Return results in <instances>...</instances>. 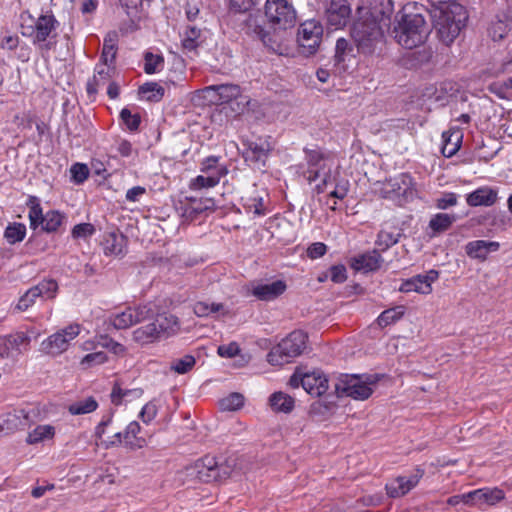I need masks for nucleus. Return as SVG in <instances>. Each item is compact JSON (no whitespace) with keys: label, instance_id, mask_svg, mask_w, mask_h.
I'll use <instances>...</instances> for the list:
<instances>
[{"label":"nucleus","instance_id":"f257e3e1","mask_svg":"<svg viewBox=\"0 0 512 512\" xmlns=\"http://www.w3.org/2000/svg\"><path fill=\"white\" fill-rule=\"evenodd\" d=\"M391 13L389 1L383 9L358 8V16L353 23L351 35L361 53L372 54L382 45L384 30L390 25Z\"/></svg>","mask_w":512,"mask_h":512},{"label":"nucleus","instance_id":"f03ea898","mask_svg":"<svg viewBox=\"0 0 512 512\" xmlns=\"http://www.w3.org/2000/svg\"><path fill=\"white\" fill-rule=\"evenodd\" d=\"M306 158L309 182L322 179V184L317 185L318 192H328L331 197L344 199L349 191V182L346 179L338 178L336 158L316 149L307 151Z\"/></svg>","mask_w":512,"mask_h":512},{"label":"nucleus","instance_id":"7ed1b4c3","mask_svg":"<svg viewBox=\"0 0 512 512\" xmlns=\"http://www.w3.org/2000/svg\"><path fill=\"white\" fill-rule=\"evenodd\" d=\"M435 28L445 44L452 43L459 35L467 20L463 6L455 2L444 1L431 11Z\"/></svg>","mask_w":512,"mask_h":512},{"label":"nucleus","instance_id":"20e7f679","mask_svg":"<svg viewBox=\"0 0 512 512\" xmlns=\"http://www.w3.org/2000/svg\"><path fill=\"white\" fill-rule=\"evenodd\" d=\"M392 34L400 46L413 49L426 41L429 27L421 14H402L397 15Z\"/></svg>","mask_w":512,"mask_h":512},{"label":"nucleus","instance_id":"39448f33","mask_svg":"<svg viewBox=\"0 0 512 512\" xmlns=\"http://www.w3.org/2000/svg\"><path fill=\"white\" fill-rule=\"evenodd\" d=\"M57 21L53 15H42L37 19L22 16V35L32 40L41 50H50L54 44Z\"/></svg>","mask_w":512,"mask_h":512},{"label":"nucleus","instance_id":"423d86ee","mask_svg":"<svg viewBox=\"0 0 512 512\" xmlns=\"http://www.w3.org/2000/svg\"><path fill=\"white\" fill-rule=\"evenodd\" d=\"M375 191L383 198L392 200L399 205L411 202L418 196L413 178L406 173L398 174L383 182H377Z\"/></svg>","mask_w":512,"mask_h":512},{"label":"nucleus","instance_id":"0eeeda50","mask_svg":"<svg viewBox=\"0 0 512 512\" xmlns=\"http://www.w3.org/2000/svg\"><path fill=\"white\" fill-rule=\"evenodd\" d=\"M306 342L307 336L303 331H293L270 350L267 361L273 366L289 363L303 353Z\"/></svg>","mask_w":512,"mask_h":512},{"label":"nucleus","instance_id":"6e6552de","mask_svg":"<svg viewBox=\"0 0 512 512\" xmlns=\"http://www.w3.org/2000/svg\"><path fill=\"white\" fill-rule=\"evenodd\" d=\"M379 377L377 375H344L335 385L339 396L351 397L354 400H366L374 392Z\"/></svg>","mask_w":512,"mask_h":512},{"label":"nucleus","instance_id":"1a4fd4ad","mask_svg":"<svg viewBox=\"0 0 512 512\" xmlns=\"http://www.w3.org/2000/svg\"><path fill=\"white\" fill-rule=\"evenodd\" d=\"M264 15L275 31H286L296 23V10L290 0H266Z\"/></svg>","mask_w":512,"mask_h":512},{"label":"nucleus","instance_id":"9d476101","mask_svg":"<svg viewBox=\"0 0 512 512\" xmlns=\"http://www.w3.org/2000/svg\"><path fill=\"white\" fill-rule=\"evenodd\" d=\"M27 204L30 228L33 230L40 228L47 233L56 232L66 218L58 210H49L44 214L39 199L35 196L29 197Z\"/></svg>","mask_w":512,"mask_h":512},{"label":"nucleus","instance_id":"9b49d317","mask_svg":"<svg viewBox=\"0 0 512 512\" xmlns=\"http://www.w3.org/2000/svg\"><path fill=\"white\" fill-rule=\"evenodd\" d=\"M81 332L78 324H70L48 336L40 344V351L45 355L56 357L66 352Z\"/></svg>","mask_w":512,"mask_h":512},{"label":"nucleus","instance_id":"f8f14e48","mask_svg":"<svg viewBox=\"0 0 512 512\" xmlns=\"http://www.w3.org/2000/svg\"><path fill=\"white\" fill-rule=\"evenodd\" d=\"M323 27L317 20H307L298 28L297 43L299 52L305 56L315 54L320 46Z\"/></svg>","mask_w":512,"mask_h":512},{"label":"nucleus","instance_id":"ddd939ff","mask_svg":"<svg viewBox=\"0 0 512 512\" xmlns=\"http://www.w3.org/2000/svg\"><path fill=\"white\" fill-rule=\"evenodd\" d=\"M141 426L137 421H131L123 432H117L103 442V448L109 449L124 445L131 450H137L147 445L146 439L139 436Z\"/></svg>","mask_w":512,"mask_h":512},{"label":"nucleus","instance_id":"4468645a","mask_svg":"<svg viewBox=\"0 0 512 512\" xmlns=\"http://www.w3.org/2000/svg\"><path fill=\"white\" fill-rule=\"evenodd\" d=\"M58 284L55 280L47 279L28 289L20 296L15 308L18 311H26L32 307L37 299H52L56 296Z\"/></svg>","mask_w":512,"mask_h":512},{"label":"nucleus","instance_id":"2eb2a0df","mask_svg":"<svg viewBox=\"0 0 512 512\" xmlns=\"http://www.w3.org/2000/svg\"><path fill=\"white\" fill-rule=\"evenodd\" d=\"M151 314L152 310L148 305H138L115 312L110 316L109 321L115 329H127L145 321Z\"/></svg>","mask_w":512,"mask_h":512},{"label":"nucleus","instance_id":"dca6fc26","mask_svg":"<svg viewBox=\"0 0 512 512\" xmlns=\"http://www.w3.org/2000/svg\"><path fill=\"white\" fill-rule=\"evenodd\" d=\"M351 14V6L347 0H329L324 12L328 29H343L349 23Z\"/></svg>","mask_w":512,"mask_h":512},{"label":"nucleus","instance_id":"f3484780","mask_svg":"<svg viewBox=\"0 0 512 512\" xmlns=\"http://www.w3.org/2000/svg\"><path fill=\"white\" fill-rule=\"evenodd\" d=\"M30 345V337L25 332L0 337V357L16 359Z\"/></svg>","mask_w":512,"mask_h":512},{"label":"nucleus","instance_id":"a211bd4d","mask_svg":"<svg viewBox=\"0 0 512 512\" xmlns=\"http://www.w3.org/2000/svg\"><path fill=\"white\" fill-rule=\"evenodd\" d=\"M438 277V271L433 269L429 270L425 274H419L404 280L399 287V291L403 293L416 292L428 295L432 292V284L437 281Z\"/></svg>","mask_w":512,"mask_h":512},{"label":"nucleus","instance_id":"6ab92c4d","mask_svg":"<svg viewBox=\"0 0 512 512\" xmlns=\"http://www.w3.org/2000/svg\"><path fill=\"white\" fill-rule=\"evenodd\" d=\"M287 284L277 279L271 282H255L249 285V292L261 301H273L285 293Z\"/></svg>","mask_w":512,"mask_h":512},{"label":"nucleus","instance_id":"aec40b11","mask_svg":"<svg viewBox=\"0 0 512 512\" xmlns=\"http://www.w3.org/2000/svg\"><path fill=\"white\" fill-rule=\"evenodd\" d=\"M272 150L271 144L264 139L248 141L244 151V158L254 167L261 168L265 166L266 160Z\"/></svg>","mask_w":512,"mask_h":512},{"label":"nucleus","instance_id":"412c9836","mask_svg":"<svg viewBox=\"0 0 512 512\" xmlns=\"http://www.w3.org/2000/svg\"><path fill=\"white\" fill-rule=\"evenodd\" d=\"M117 43H118V34L114 31L109 32L103 42V50H102V60L105 63V65H109L113 62L116 51H117ZM109 73V66L105 67H98L97 68V75L94 76V79L97 83L105 79V76H107Z\"/></svg>","mask_w":512,"mask_h":512},{"label":"nucleus","instance_id":"4be33fe9","mask_svg":"<svg viewBox=\"0 0 512 512\" xmlns=\"http://www.w3.org/2000/svg\"><path fill=\"white\" fill-rule=\"evenodd\" d=\"M254 32L270 51L282 56L289 54L290 49L284 33L271 34L262 27L256 28Z\"/></svg>","mask_w":512,"mask_h":512},{"label":"nucleus","instance_id":"5701e85b","mask_svg":"<svg viewBox=\"0 0 512 512\" xmlns=\"http://www.w3.org/2000/svg\"><path fill=\"white\" fill-rule=\"evenodd\" d=\"M207 93H214L218 96V100L221 102L236 101L238 106L242 105L245 107L248 104V99L242 96L240 87L234 84H222L216 86H209L205 89Z\"/></svg>","mask_w":512,"mask_h":512},{"label":"nucleus","instance_id":"b1692460","mask_svg":"<svg viewBox=\"0 0 512 512\" xmlns=\"http://www.w3.org/2000/svg\"><path fill=\"white\" fill-rule=\"evenodd\" d=\"M384 260L377 250L359 254L351 258L350 265L355 271L368 273L381 268Z\"/></svg>","mask_w":512,"mask_h":512},{"label":"nucleus","instance_id":"393cba45","mask_svg":"<svg viewBox=\"0 0 512 512\" xmlns=\"http://www.w3.org/2000/svg\"><path fill=\"white\" fill-rule=\"evenodd\" d=\"M303 389L312 396H321L328 389V379L321 371H311L303 374Z\"/></svg>","mask_w":512,"mask_h":512},{"label":"nucleus","instance_id":"a878e982","mask_svg":"<svg viewBox=\"0 0 512 512\" xmlns=\"http://www.w3.org/2000/svg\"><path fill=\"white\" fill-rule=\"evenodd\" d=\"M0 46L4 50L13 52L14 56L22 62H27L30 59V47L22 42L16 34L5 33L1 39Z\"/></svg>","mask_w":512,"mask_h":512},{"label":"nucleus","instance_id":"bb28decb","mask_svg":"<svg viewBox=\"0 0 512 512\" xmlns=\"http://www.w3.org/2000/svg\"><path fill=\"white\" fill-rule=\"evenodd\" d=\"M209 38H211L209 30L188 26L182 34L181 43L184 49L194 51L206 44Z\"/></svg>","mask_w":512,"mask_h":512},{"label":"nucleus","instance_id":"cd10ccee","mask_svg":"<svg viewBox=\"0 0 512 512\" xmlns=\"http://www.w3.org/2000/svg\"><path fill=\"white\" fill-rule=\"evenodd\" d=\"M498 199V190L482 186L466 195V202L471 207L492 206Z\"/></svg>","mask_w":512,"mask_h":512},{"label":"nucleus","instance_id":"c85d7f7f","mask_svg":"<svg viewBox=\"0 0 512 512\" xmlns=\"http://www.w3.org/2000/svg\"><path fill=\"white\" fill-rule=\"evenodd\" d=\"M27 422L28 412L24 409H14L0 419V431L6 434L13 433L25 427Z\"/></svg>","mask_w":512,"mask_h":512},{"label":"nucleus","instance_id":"c756f323","mask_svg":"<svg viewBox=\"0 0 512 512\" xmlns=\"http://www.w3.org/2000/svg\"><path fill=\"white\" fill-rule=\"evenodd\" d=\"M499 248L500 243L497 241L475 240L467 243L465 251L470 258L485 261L490 253Z\"/></svg>","mask_w":512,"mask_h":512},{"label":"nucleus","instance_id":"7c9ffc66","mask_svg":"<svg viewBox=\"0 0 512 512\" xmlns=\"http://www.w3.org/2000/svg\"><path fill=\"white\" fill-rule=\"evenodd\" d=\"M421 475L400 476L386 484L387 493L391 497H400L408 493L419 482Z\"/></svg>","mask_w":512,"mask_h":512},{"label":"nucleus","instance_id":"2f4dec72","mask_svg":"<svg viewBox=\"0 0 512 512\" xmlns=\"http://www.w3.org/2000/svg\"><path fill=\"white\" fill-rule=\"evenodd\" d=\"M161 339L160 332L156 330V324L153 322L142 325L132 331V341L141 347L157 343Z\"/></svg>","mask_w":512,"mask_h":512},{"label":"nucleus","instance_id":"473e14b6","mask_svg":"<svg viewBox=\"0 0 512 512\" xmlns=\"http://www.w3.org/2000/svg\"><path fill=\"white\" fill-rule=\"evenodd\" d=\"M153 323L156 324V330L160 332L162 338L171 337L180 331L179 319L169 313L157 315Z\"/></svg>","mask_w":512,"mask_h":512},{"label":"nucleus","instance_id":"72a5a7b5","mask_svg":"<svg viewBox=\"0 0 512 512\" xmlns=\"http://www.w3.org/2000/svg\"><path fill=\"white\" fill-rule=\"evenodd\" d=\"M56 435V427L52 424H39L30 430L26 437V443L37 445L53 441Z\"/></svg>","mask_w":512,"mask_h":512},{"label":"nucleus","instance_id":"f704fd0d","mask_svg":"<svg viewBox=\"0 0 512 512\" xmlns=\"http://www.w3.org/2000/svg\"><path fill=\"white\" fill-rule=\"evenodd\" d=\"M102 246L105 255L118 256L124 252L126 238L121 233L109 232L104 235Z\"/></svg>","mask_w":512,"mask_h":512},{"label":"nucleus","instance_id":"c9c22d12","mask_svg":"<svg viewBox=\"0 0 512 512\" xmlns=\"http://www.w3.org/2000/svg\"><path fill=\"white\" fill-rule=\"evenodd\" d=\"M194 313L198 317H215L219 318L229 313V309L222 303H208L199 301L193 307Z\"/></svg>","mask_w":512,"mask_h":512},{"label":"nucleus","instance_id":"e433bc0d","mask_svg":"<svg viewBox=\"0 0 512 512\" xmlns=\"http://www.w3.org/2000/svg\"><path fill=\"white\" fill-rule=\"evenodd\" d=\"M269 405L276 413L288 414L294 409L295 400L290 395L278 391L270 395Z\"/></svg>","mask_w":512,"mask_h":512},{"label":"nucleus","instance_id":"4c0bfd02","mask_svg":"<svg viewBox=\"0 0 512 512\" xmlns=\"http://www.w3.org/2000/svg\"><path fill=\"white\" fill-rule=\"evenodd\" d=\"M227 169H219L218 172L210 174H202L192 179L190 182V189L200 190L203 188H212L216 186L222 177L227 174Z\"/></svg>","mask_w":512,"mask_h":512},{"label":"nucleus","instance_id":"58836bf2","mask_svg":"<svg viewBox=\"0 0 512 512\" xmlns=\"http://www.w3.org/2000/svg\"><path fill=\"white\" fill-rule=\"evenodd\" d=\"M99 404L93 396L78 399L68 405L67 410L73 416L90 414L97 410Z\"/></svg>","mask_w":512,"mask_h":512},{"label":"nucleus","instance_id":"ea45409f","mask_svg":"<svg viewBox=\"0 0 512 512\" xmlns=\"http://www.w3.org/2000/svg\"><path fill=\"white\" fill-rule=\"evenodd\" d=\"M512 30V22L507 17L493 20L488 28V36L494 42L501 41L508 36Z\"/></svg>","mask_w":512,"mask_h":512},{"label":"nucleus","instance_id":"a19ab883","mask_svg":"<svg viewBox=\"0 0 512 512\" xmlns=\"http://www.w3.org/2000/svg\"><path fill=\"white\" fill-rule=\"evenodd\" d=\"M455 220L456 218L452 214L437 213L431 217L428 227L435 235L448 230Z\"/></svg>","mask_w":512,"mask_h":512},{"label":"nucleus","instance_id":"79ce46f5","mask_svg":"<svg viewBox=\"0 0 512 512\" xmlns=\"http://www.w3.org/2000/svg\"><path fill=\"white\" fill-rule=\"evenodd\" d=\"M443 154L447 157L453 156L459 149L462 140V133L458 130L444 132L443 135Z\"/></svg>","mask_w":512,"mask_h":512},{"label":"nucleus","instance_id":"37998d69","mask_svg":"<svg viewBox=\"0 0 512 512\" xmlns=\"http://www.w3.org/2000/svg\"><path fill=\"white\" fill-rule=\"evenodd\" d=\"M243 206L247 212L255 216H263L266 214L264 198L259 193H254L253 195L243 198Z\"/></svg>","mask_w":512,"mask_h":512},{"label":"nucleus","instance_id":"c03bdc74","mask_svg":"<svg viewBox=\"0 0 512 512\" xmlns=\"http://www.w3.org/2000/svg\"><path fill=\"white\" fill-rule=\"evenodd\" d=\"M142 395L143 390L141 388L122 389L120 386L116 385L111 392V399L113 403L120 404L122 400L130 401L140 398Z\"/></svg>","mask_w":512,"mask_h":512},{"label":"nucleus","instance_id":"a18cd8bd","mask_svg":"<svg viewBox=\"0 0 512 512\" xmlns=\"http://www.w3.org/2000/svg\"><path fill=\"white\" fill-rule=\"evenodd\" d=\"M405 314L404 306H396L384 310L377 318V323L381 327H386L399 321Z\"/></svg>","mask_w":512,"mask_h":512},{"label":"nucleus","instance_id":"49530a36","mask_svg":"<svg viewBox=\"0 0 512 512\" xmlns=\"http://www.w3.org/2000/svg\"><path fill=\"white\" fill-rule=\"evenodd\" d=\"M143 99L147 101H160L164 96V88L158 83L150 82L143 84L139 89Z\"/></svg>","mask_w":512,"mask_h":512},{"label":"nucleus","instance_id":"de8ad7c7","mask_svg":"<svg viewBox=\"0 0 512 512\" xmlns=\"http://www.w3.org/2000/svg\"><path fill=\"white\" fill-rule=\"evenodd\" d=\"M244 397L240 393H230L219 401V408L222 411H236L243 407Z\"/></svg>","mask_w":512,"mask_h":512},{"label":"nucleus","instance_id":"09e8293b","mask_svg":"<svg viewBox=\"0 0 512 512\" xmlns=\"http://www.w3.org/2000/svg\"><path fill=\"white\" fill-rule=\"evenodd\" d=\"M26 236V226L22 223H12L5 229L4 237L10 244L21 242Z\"/></svg>","mask_w":512,"mask_h":512},{"label":"nucleus","instance_id":"8fccbe9b","mask_svg":"<svg viewBox=\"0 0 512 512\" xmlns=\"http://www.w3.org/2000/svg\"><path fill=\"white\" fill-rule=\"evenodd\" d=\"M211 467L206 469V465L203 460L196 461L193 465L186 468L185 473L191 479H198L200 481H207L211 475L209 471Z\"/></svg>","mask_w":512,"mask_h":512},{"label":"nucleus","instance_id":"3c124183","mask_svg":"<svg viewBox=\"0 0 512 512\" xmlns=\"http://www.w3.org/2000/svg\"><path fill=\"white\" fill-rule=\"evenodd\" d=\"M164 59L159 54L146 53L144 70L147 74H154L163 69Z\"/></svg>","mask_w":512,"mask_h":512},{"label":"nucleus","instance_id":"603ef678","mask_svg":"<svg viewBox=\"0 0 512 512\" xmlns=\"http://www.w3.org/2000/svg\"><path fill=\"white\" fill-rule=\"evenodd\" d=\"M159 402L156 399H153L146 403L139 412V418L143 423L149 424L151 423L158 414L159 410Z\"/></svg>","mask_w":512,"mask_h":512},{"label":"nucleus","instance_id":"864d4df0","mask_svg":"<svg viewBox=\"0 0 512 512\" xmlns=\"http://www.w3.org/2000/svg\"><path fill=\"white\" fill-rule=\"evenodd\" d=\"M97 339V345L108 349L110 352L117 356H123L126 354L127 349L124 345H122L119 342L114 341L111 338H108L107 336H99Z\"/></svg>","mask_w":512,"mask_h":512},{"label":"nucleus","instance_id":"5fc2aeb1","mask_svg":"<svg viewBox=\"0 0 512 512\" xmlns=\"http://www.w3.org/2000/svg\"><path fill=\"white\" fill-rule=\"evenodd\" d=\"M108 360L107 355L103 351H97L93 353H89L85 355L81 361L80 365L83 369H89L94 366H98L104 364Z\"/></svg>","mask_w":512,"mask_h":512},{"label":"nucleus","instance_id":"6e6d98bb","mask_svg":"<svg viewBox=\"0 0 512 512\" xmlns=\"http://www.w3.org/2000/svg\"><path fill=\"white\" fill-rule=\"evenodd\" d=\"M196 363L194 356L185 355L182 358L176 359L171 363V370L177 374H185L190 371Z\"/></svg>","mask_w":512,"mask_h":512},{"label":"nucleus","instance_id":"4d7b16f0","mask_svg":"<svg viewBox=\"0 0 512 512\" xmlns=\"http://www.w3.org/2000/svg\"><path fill=\"white\" fill-rule=\"evenodd\" d=\"M70 176L75 184H82L89 176V169L86 164L75 163L70 168Z\"/></svg>","mask_w":512,"mask_h":512},{"label":"nucleus","instance_id":"13d9d810","mask_svg":"<svg viewBox=\"0 0 512 512\" xmlns=\"http://www.w3.org/2000/svg\"><path fill=\"white\" fill-rule=\"evenodd\" d=\"M95 233V227L91 223H80L73 227L71 235L74 239H87Z\"/></svg>","mask_w":512,"mask_h":512},{"label":"nucleus","instance_id":"bf43d9fd","mask_svg":"<svg viewBox=\"0 0 512 512\" xmlns=\"http://www.w3.org/2000/svg\"><path fill=\"white\" fill-rule=\"evenodd\" d=\"M120 117L129 130H136L139 127L140 116L138 114H133L130 109H122Z\"/></svg>","mask_w":512,"mask_h":512},{"label":"nucleus","instance_id":"052dcab7","mask_svg":"<svg viewBox=\"0 0 512 512\" xmlns=\"http://www.w3.org/2000/svg\"><path fill=\"white\" fill-rule=\"evenodd\" d=\"M484 504L494 505L504 498V492L498 488H482Z\"/></svg>","mask_w":512,"mask_h":512},{"label":"nucleus","instance_id":"680f3d73","mask_svg":"<svg viewBox=\"0 0 512 512\" xmlns=\"http://www.w3.org/2000/svg\"><path fill=\"white\" fill-rule=\"evenodd\" d=\"M217 353L222 358H233L240 353V347L237 342H230L218 346Z\"/></svg>","mask_w":512,"mask_h":512},{"label":"nucleus","instance_id":"e2e57ef3","mask_svg":"<svg viewBox=\"0 0 512 512\" xmlns=\"http://www.w3.org/2000/svg\"><path fill=\"white\" fill-rule=\"evenodd\" d=\"M458 197L453 192L444 193L440 198L436 200V208L440 210H446L449 207H453L457 204Z\"/></svg>","mask_w":512,"mask_h":512},{"label":"nucleus","instance_id":"0e129e2a","mask_svg":"<svg viewBox=\"0 0 512 512\" xmlns=\"http://www.w3.org/2000/svg\"><path fill=\"white\" fill-rule=\"evenodd\" d=\"M219 169H226V167L218 163L217 157L210 156L202 162L201 171L204 174L218 172Z\"/></svg>","mask_w":512,"mask_h":512},{"label":"nucleus","instance_id":"69168bd1","mask_svg":"<svg viewBox=\"0 0 512 512\" xmlns=\"http://www.w3.org/2000/svg\"><path fill=\"white\" fill-rule=\"evenodd\" d=\"M396 242H397V239L394 237V235L389 232H386V231H381L378 234L377 240H376L377 246L381 247L383 249H386V248L394 245Z\"/></svg>","mask_w":512,"mask_h":512},{"label":"nucleus","instance_id":"338daca9","mask_svg":"<svg viewBox=\"0 0 512 512\" xmlns=\"http://www.w3.org/2000/svg\"><path fill=\"white\" fill-rule=\"evenodd\" d=\"M327 247L322 242H315L311 244L307 249V255L311 259H317L322 257L326 253Z\"/></svg>","mask_w":512,"mask_h":512},{"label":"nucleus","instance_id":"774afa93","mask_svg":"<svg viewBox=\"0 0 512 512\" xmlns=\"http://www.w3.org/2000/svg\"><path fill=\"white\" fill-rule=\"evenodd\" d=\"M346 278V268L344 265H335L330 268V279L333 282L342 283Z\"/></svg>","mask_w":512,"mask_h":512}]
</instances>
